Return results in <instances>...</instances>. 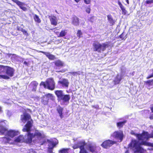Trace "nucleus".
I'll use <instances>...</instances> for the list:
<instances>
[{
  "label": "nucleus",
  "instance_id": "obj_1",
  "mask_svg": "<svg viewBox=\"0 0 153 153\" xmlns=\"http://www.w3.org/2000/svg\"><path fill=\"white\" fill-rule=\"evenodd\" d=\"M36 136L37 138L42 137V134L38 130H36L34 134L31 133H27V136L24 137L23 135H20V143L24 142L27 143H30L32 140Z\"/></svg>",
  "mask_w": 153,
  "mask_h": 153
},
{
  "label": "nucleus",
  "instance_id": "obj_2",
  "mask_svg": "<svg viewBox=\"0 0 153 153\" xmlns=\"http://www.w3.org/2000/svg\"><path fill=\"white\" fill-rule=\"evenodd\" d=\"M58 102L62 101L64 102H68L70 97L69 94H64L63 91L61 90H57L54 91Z\"/></svg>",
  "mask_w": 153,
  "mask_h": 153
},
{
  "label": "nucleus",
  "instance_id": "obj_3",
  "mask_svg": "<svg viewBox=\"0 0 153 153\" xmlns=\"http://www.w3.org/2000/svg\"><path fill=\"white\" fill-rule=\"evenodd\" d=\"M108 47V45L105 43L101 44L99 42H96L93 44V51L99 53L103 52Z\"/></svg>",
  "mask_w": 153,
  "mask_h": 153
},
{
  "label": "nucleus",
  "instance_id": "obj_4",
  "mask_svg": "<svg viewBox=\"0 0 153 153\" xmlns=\"http://www.w3.org/2000/svg\"><path fill=\"white\" fill-rule=\"evenodd\" d=\"M40 85H43L45 88H47L51 90H53L55 88V83L52 78H49L45 82H41L40 84Z\"/></svg>",
  "mask_w": 153,
  "mask_h": 153
},
{
  "label": "nucleus",
  "instance_id": "obj_5",
  "mask_svg": "<svg viewBox=\"0 0 153 153\" xmlns=\"http://www.w3.org/2000/svg\"><path fill=\"white\" fill-rule=\"evenodd\" d=\"M5 71L7 75H0V79H10V77H12L13 76L14 70L13 68L9 66H6Z\"/></svg>",
  "mask_w": 153,
  "mask_h": 153
},
{
  "label": "nucleus",
  "instance_id": "obj_6",
  "mask_svg": "<svg viewBox=\"0 0 153 153\" xmlns=\"http://www.w3.org/2000/svg\"><path fill=\"white\" fill-rule=\"evenodd\" d=\"M146 144L145 141H142L140 143L136 140L130 143L128 145L129 147L133 146L136 149L137 152H140L142 148L140 146L141 145H146Z\"/></svg>",
  "mask_w": 153,
  "mask_h": 153
},
{
  "label": "nucleus",
  "instance_id": "obj_7",
  "mask_svg": "<svg viewBox=\"0 0 153 153\" xmlns=\"http://www.w3.org/2000/svg\"><path fill=\"white\" fill-rule=\"evenodd\" d=\"M123 131H115L111 135V137L117 140L119 142L123 140Z\"/></svg>",
  "mask_w": 153,
  "mask_h": 153
},
{
  "label": "nucleus",
  "instance_id": "obj_8",
  "mask_svg": "<svg viewBox=\"0 0 153 153\" xmlns=\"http://www.w3.org/2000/svg\"><path fill=\"white\" fill-rule=\"evenodd\" d=\"M69 84V82L68 79L60 78L57 82V86L60 88H67L68 87Z\"/></svg>",
  "mask_w": 153,
  "mask_h": 153
},
{
  "label": "nucleus",
  "instance_id": "obj_9",
  "mask_svg": "<svg viewBox=\"0 0 153 153\" xmlns=\"http://www.w3.org/2000/svg\"><path fill=\"white\" fill-rule=\"evenodd\" d=\"M116 143V142L115 141L110 140H108L104 141L101 146L103 148L107 149Z\"/></svg>",
  "mask_w": 153,
  "mask_h": 153
},
{
  "label": "nucleus",
  "instance_id": "obj_10",
  "mask_svg": "<svg viewBox=\"0 0 153 153\" xmlns=\"http://www.w3.org/2000/svg\"><path fill=\"white\" fill-rule=\"evenodd\" d=\"M150 138H151V137H150L149 134L148 132L143 131L141 134H139L138 140L142 141L144 140L146 141L148 140Z\"/></svg>",
  "mask_w": 153,
  "mask_h": 153
},
{
  "label": "nucleus",
  "instance_id": "obj_11",
  "mask_svg": "<svg viewBox=\"0 0 153 153\" xmlns=\"http://www.w3.org/2000/svg\"><path fill=\"white\" fill-rule=\"evenodd\" d=\"M33 126V121H28L27 123L25 126V128H24L22 131L24 132H27V133H31V128Z\"/></svg>",
  "mask_w": 153,
  "mask_h": 153
},
{
  "label": "nucleus",
  "instance_id": "obj_12",
  "mask_svg": "<svg viewBox=\"0 0 153 153\" xmlns=\"http://www.w3.org/2000/svg\"><path fill=\"white\" fill-rule=\"evenodd\" d=\"M54 64V69H59L65 66L64 62L60 60H57L53 62Z\"/></svg>",
  "mask_w": 153,
  "mask_h": 153
},
{
  "label": "nucleus",
  "instance_id": "obj_13",
  "mask_svg": "<svg viewBox=\"0 0 153 153\" xmlns=\"http://www.w3.org/2000/svg\"><path fill=\"white\" fill-rule=\"evenodd\" d=\"M19 134V132L18 131L10 129L9 130H7L6 135L13 138L17 135Z\"/></svg>",
  "mask_w": 153,
  "mask_h": 153
},
{
  "label": "nucleus",
  "instance_id": "obj_14",
  "mask_svg": "<svg viewBox=\"0 0 153 153\" xmlns=\"http://www.w3.org/2000/svg\"><path fill=\"white\" fill-rule=\"evenodd\" d=\"M51 25L56 26L57 24V19L56 16H48Z\"/></svg>",
  "mask_w": 153,
  "mask_h": 153
},
{
  "label": "nucleus",
  "instance_id": "obj_15",
  "mask_svg": "<svg viewBox=\"0 0 153 153\" xmlns=\"http://www.w3.org/2000/svg\"><path fill=\"white\" fill-rule=\"evenodd\" d=\"M40 52L45 55L49 60H53L56 59L55 56L51 54L49 52H45L43 51H40Z\"/></svg>",
  "mask_w": 153,
  "mask_h": 153
},
{
  "label": "nucleus",
  "instance_id": "obj_16",
  "mask_svg": "<svg viewBox=\"0 0 153 153\" xmlns=\"http://www.w3.org/2000/svg\"><path fill=\"white\" fill-rule=\"evenodd\" d=\"M107 20L109 24V25L112 26L115 25V21L113 18L112 16L110 14L107 16Z\"/></svg>",
  "mask_w": 153,
  "mask_h": 153
},
{
  "label": "nucleus",
  "instance_id": "obj_17",
  "mask_svg": "<svg viewBox=\"0 0 153 153\" xmlns=\"http://www.w3.org/2000/svg\"><path fill=\"white\" fill-rule=\"evenodd\" d=\"M38 85V83L35 81H33L30 83V87L32 88V91H36Z\"/></svg>",
  "mask_w": 153,
  "mask_h": 153
},
{
  "label": "nucleus",
  "instance_id": "obj_18",
  "mask_svg": "<svg viewBox=\"0 0 153 153\" xmlns=\"http://www.w3.org/2000/svg\"><path fill=\"white\" fill-rule=\"evenodd\" d=\"M72 23L75 26L79 25V19L76 16H74L72 18Z\"/></svg>",
  "mask_w": 153,
  "mask_h": 153
},
{
  "label": "nucleus",
  "instance_id": "obj_19",
  "mask_svg": "<svg viewBox=\"0 0 153 153\" xmlns=\"http://www.w3.org/2000/svg\"><path fill=\"white\" fill-rule=\"evenodd\" d=\"M56 111L58 114H59V116L61 119H62L63 117V108L61 106L59 105L56 108Z\"/></svg>",
  "mask_w": 153,
  "mask_h": 153
},
{
  "label": "nucleus",
  "instance_id": "obj_20",
  "mask_svg": "<svg viewBox=\"0 0 153 153\" xmlns=\"http://www.w3.org/2000/svg\"><path fill=\"white\" fill-rule=\"evenodd\" d=\"M30 115L28 113H25L23 116L22 117H21V120L24 121H27L31 119Z\"/></svg>",
  "mask_w": 153,
  "mask_h": 153
},
{
  "label": "nucleus",
  "instance_id": "obj_21",
  "mask_svg": "<svg viewBox=\"0 0 153 153\" xmlns=\"http://www.w3.org/2000/svg\"><path fill=\"white\" fill-rule=\"evenodd\" d=\"M118 4L122 10V14L123 15H126V14L127 11L125 10L124 7L123 5L122 4L119 0L118 1Z\"/></svg>",
  "mask_w": 153,
  "mask_h": 153
},
{
  "label": "nucleus",
  "instance_id": "obj_22",
  "mask_svg": "<svg viewBox=\"0 0 153 153\" xmlns=\"http://www.w3.org/2000/svg\"><path fill=\"white\" fill-rule=\"evenodd\" d=\"M27 4L20 1V7L24 11H26L27 10Z\"/></svg>",
  "mask_w": 153,
  "mask_h": 153
},
{
  "label": "nucleus",
  "instance_id": "obj_23",
  "mask_svg": "<svg viewBox=\"0 0 153 153\" xmlns=\"http://www.w3.org/2000/svg\"><path fill=\"white\" fill-rule=\"evenodd\" d=\"M7 130L6 127H0V133L2 135H6Z\"/></svg>",
  "mask_w": 153,
  "mask_h": 153
},
{
  "label": "nucleus",
  "instance_id": "obj_24",
  "mask_svg": "<svg viewBox=\"0 0 153 153\" xmlns=\"http://www.w3.org/2000/svg\"><path fill=\"white\" fill-rule=\"evenodd\" d=\"M11 140V139L9 137H4L3 138V141L4 143L5 144H6L7 143L10 144H13V143L10 142Z\"/></svg>",
  "mask_w": 153,
  "mask_h": 153
},
{
  "label": "nucleus",
  "instance_id": "obj_25",
  "mask_svg": "<svg viewBox=\"0 0 153 153\" xmlns=\"http://www.w3.org/2000/svg\"><path fill=\"white\" fill-rule=\"evenodd\" d=\"M67 30H62L59 33V34L58 35V37H62L65 36L67 34Z\"/></svg>",
  "mask_w": 153,
  "mask_h": 153
},
{
  "label": "nucleus",
  "instance_id": "obj_26",
  "mask_svg": "<svg viewBox=\"0 0 153 153\" xmlns=\"http://www.w3.org/2000/svg\"><path fill=\"white\" fill-rule=\"evenodd\" d=\"M126 120H124L122 122H120L117 123V126L119 128H122L125 123H126Z\"/></svg>",
  "mask_w": 153,
  "mask_h": 153
},
{
  "label": "nucleus",
  "instance_id": "obj_27",
  "mask_svg": "<svg viewBox=\"0 0 153 153\" xmlns=\"http://www.w3.org/2000/svg\"><path fill=\"white\" fill-rule=\"evenodd\" d=\"M122 79V78L120 77H119V76L117 75L116 76L115 79L114 80V84L115 85H117L119 84Z\"/></svg>",
  "mask_w": 153,
  "mask_h": 153
},
{
  "label": "nucleus",
  "instance_id": "obj_28",
  "mask_svg": "<svg viewBox=\"0 0 153 153\" xmlns=\"http://www.w3.org/2000/svg\"><path fill=\"white\" fill-rule=\"evenodd\" d=\"M33 19L35 22H37L38 23H40L41 21V19L39 18L38 16L36 14H35L33 16Z\"/></svg>",
  "mask_w": 153,
  "mask_h": 153
},
{
  "label": "nucleus",
  "instance_id": "obj_29",
  "mask_svg": "<svg viewBox=\"0 0 153 153\" xmlns=\"http://www.w3.org/2000/svg\"><path fill=\"white\" fill-rule=\"evenodd\" d=\"M78 144L79 147L80 149L84 148V146L86 145V143L84 141H80L78 143Z\"/></svg>",
  "mask_w": 153,
  "mask_h": 153
},
{
  "label": "nucleus",
  "instance_id": "obj_30",
  "mask_svg": "<svg viewBox=\"0 0 153 153\" xmlns=\"http://www.w3.org/2000/svg\"><path fill=\"white\" fill-rule=\"evenodd\" d=\"M88 148L90 151L92 153H94L95 152L96 149V147L95 146L89 145L88 146Z\"/></svg>",
  "mask_w": 153,
  "mask_h": 153
},
{
  "label": "nucleus",
  "instance_id": "obj_31",
  "mask_svg": "<svg viewBox=\"0 0 153 153\" xmlns=\"http://www.w3.org/2000/svg\"><path fill=\"white\" fill-rule=\"evenodd\" d=\"M6 122L7 121L6 120H2L0 121V127H5L6 125Z\"/></svg>",
  "mask_w": 153,
  "mask_h": 153
},
{
  "label": "nucleus",
  "instance_id": "obj_32",
  "mask_svg": "<svg viewBox=\"0 0 153 153\" xmlns=\"http://www.w3.org/2000/svg\"><path fill=\"white\" fill-rule=\"evenodd\" d=\"M6 66L0 65V74L5 72Z\"/></svg>",
  "mask_w": 153,
  "mask_h": 153
},
{
  "label": "nucleus",
  "instance_id": "obj_33",
  "mask_svg": "<svg viewBox=\"0 0 153 153\" xmlns=\"http://www.w3.org/2000/svg\"><path fill=\"white\" fill-rule=\"evenodd\" d=\"M149 86L153 85V79L151 80H149L145 82Z\"/></svg>",
  "mask_w": 153,
  "mask_h": 153
},
{
  "label": "nucleus",
  "instance_id": "obj_34",
  "mask_svg": "<svg viewBox=\"0 0 153 153\" xmlns=\"http://www.w3.org/2000/svg\"><path fill=\"white\" fill-rule=\"evenodd\" d=\"M69 149H63L59 150L60 153H68V151Z\"/></svg>",
  "mask_w": 153,
  "mask_h": 153
},
{
  "label": "nucleus",
  "instance_id": "obj_35",
  "mask_svg": "<svg viewBox=\"0 0 153 153\" xmlns=\"http://www.w3.org/2000/svg\"><path fill=\"white\" fill-rule=\"evenodd\" d=\"M77 36L79 38L81 37V36L82 35V33L80 30H78L77 31V33H76Z\"/></svg>",
  "mask_w": 153,
  "mask_h": 153
},
{
  "label": "nucleus",
  "instance_id": "obj_36",
  "mask_svg": "<svg viewBox=\"0 0 153 153\" xmlns=\"http://www.w3.org/2000/svg\"><path fill=\"white\" fill-rule=\"evenodd\" d=\"M52 146L51 147H49L48 148V149L51 150H52L54 147H55L56 145L57 144V143H55L54 142H52L51 143Z\"/></svg>",
  "mask_w": 153,
  "mask_h": 153
},
{
  "label": "nucleus",
  "instance_id": "obj_37",
  "mask_svg": "<svg viewBox=\"0 0 153 153\" xmlns=\"http://www.w3.org/2000/svg\"><path fill=\"white\" fill-rule=\"evenodd\" d=\"M131 134L136 137L137 139H138V137L139 136V134H136L134 132L132 131L131 132Z\"/></svg>",
  "mask_w": 153,
  "mask_h": 153
},
{
  "label": "nucleus",
  "instance_id": "obj_38",
  "mask_svg": "<svg viewBox=\"0 0 153 153\" xmlns=\"http://www.w3.org/2000/svg\"><path fill=\"white\" fill-rule=\"evenodd\" d=\"M119 38L120 39H121L122 40H125L126 39V38H125L123 37V33L122 34H121L119 36Z\"/></svg>",
  "mask_w": 153,
  "mask_h": 153
},
{
  "label": "nucleus",
  "instance_id": "obj_39",
  "mask_svg": "<svg viewBox=\"0 0 153 153\" xmlns=\"http://www.w3.org/2000/svg\"><path fill=\"white\" fill-rule=\"evenodd\" d=\"M73 148L74 149H76L78 148H79V147L78 145V144H74L73 146Z\"/></svg>",
  "mask_w": 153,
  "mask_h": 153
},
{
  "label": "nucleus",
  "instance_id": "obj_40",
  "mask_svg": "<svg viewBox=\"0 0 153 153\" xmlns=\"http://www.w3.org/2000/svg\"><path fill=\"white\" fill-rule=\"evenodd\" d=\"M19 142V136L17 137L14 141L13 143H16Z\"/></svg>",
  "mask_w": 153,
  "mask_h": 153
},
{
  "label": "nucleus",
  "instance_id": "obj_41",
  "mask_svg": "<svg viewBox=\"0 0 153 153\" xmlns=\"http://www.w3.org/2000/svg\"><path fill=\"white\" fill-rule=\"evenodd\" d=\"M89 21L93 23L94 21V17L93 16L89 18Z\"/></svg>",
  "mask_w": 153,
  "mask_h": 153
},
{
  "label": "nucleus",
  "instance_id": "obj_42",
  "mask_svg": "<svg viewBox=\"0 0 153 153\" xmlns=\"http://www.w3.org/2000/svg\"><path fill=\"white\" fill-rule=\"evenodd\" d=\"M146 3L147 4H150L153 3V0H147Z\"/></svg>",
  "mask_w": 153,
  "mask_h": 153
},
{
  "label": "nucleus",
  "instance_id": "obj_43",
  "mask_svg": "<svg viewBox=\"0 0 153 153\" xmlns=\"http://www.w3.org/2000/svg\"><path fill=\"white\" fill-rule=\"evenodd\" d=\"M91 8L90 7H88L86 9V11L88 13H90Z\"/></svg>",
  "mask_w": 153,
  "mask_h": 153
},
{
  "label": "nucleus",
  "instance_id": "obj_44",
  "mask_svg": "<svg viewBox=\"0 0 153 153\" xmlns=\"http://www.w3.org/2000/svg\"><path fill=\"white\" fill-rule=\"evenodd\" d=\"M84 2L86 4H89L91 3V0H84Z\"/></svg>",
  "mask_w": 153,
  "mask_h": 153
},
{
  "label": "nucleus",
  "instance_id": "obj_45",
  "mask_svg": "<svg viewBox=\"0 0 153 153\" xmlns=\"http://www.w3.org/2000/svg\"><path fill=\"white\" fill-rule=\"evenodd\" d=\"M45 96L47 97H51L53 96V95L52 94L48 93V94H46L45 95Z\"/></svg>",
  "mask_w": 153,
  "mask_h": 153
},
{
  "label": "nucleus",
  "instance_id": "obj_46",
  "mask_svg": "<svg viewBox=\"0 0 153 153\" xmlns=\"http://www.w3.org/2000/svg\"><path fill=\"white\" fill-rule=\"evenodd\" d=\"M28 153H36L35 151L33 149H31L29 150Z\"/></svg>",
  "mask_w": 153,
  "mask_h": 153
},
{
  "label": "nucleus",
  "instance_id": "obj_47",
  "mask_svg": "<svg viewBox=\"0 0 153 153\" xmlns=\"http://www.w3.org/2000/svg\"><path fill=\"white\" fill-rule=\"evenodd\" d=\"M22 31L23 32L24 34L26 35H28V33L25 30H22Z\"/></svg>",
  "mask_w": 153,
  "mask_h": 153
},
{
  "label": "nucleus",
  "instance_id": "obj_48",
  "mask_svg": "<svg viewBox=\"0 0 153 153\" xmlns=\"http://www.w3.org/2000/svg\"><path fill=\"white\" fill-rule=\"evenodd\" d=\"M153 77V75L152 74L151 75H149L147 77L146 79H149V78H151Z\"/></svg>",
  "mask_w": 153,
  "mask_h": 153
},
{
  "label": "nucleus",
  "instance_id": "obj_49",
  "mask_svg": "<svg viewBox=\"0 0 153 153\" xmlns=\"http://www.w3.org/2000/svg\"><path fill=\"white\" fill-rule=\"evenodd\" d=\"M57 30H54V32L55 33H56V34L57 35V36L59 34V32H58L57 31Z\"/></svg>",
  "mask_w": 153,
  "mask_h": 153
},
{
  "label": "nucleus",
  "instance_id": "obj_50",
  "mask_svg": "<svg viewBox=\"0 0 153 153\" xmlns=\"http://www.w3.org/2000/svg\"><path fill=\"white\" fill-rule=\"evenodd\" d=\"M79 72H73L72 73L73 74H77L78 75H79L80 74L79 73Z\"/></svg>",
  "mask_w": 153,
  "mask_h": 153
},
{
  "label": "nucleus",
  "instance_id": "obj_51",
  "mask_svg": "<svg viewBox=\"0 0 153 153\" xmlns=\"http://www.w3.org/2000/svg\"><path fill=\"white\" fill-rule=\"evenodd\" d=\"M14 1L17 4V5L19 6V1L15 0Z\"/></svg>",
  "mask_w": 153,
  "mask_h": 153
},
{
  "label": "nucleus",
  "instance_id": "obj_52",
  "mask_svg": "<svg viewBox=\"0 0 153 153\" xmlns=\"http://www.w3.org/2000/svg\"><path fill=\"white\" fill-rule=\"evenodd\" d=\"M149 118L151 120L153 119V114L151 115L149 117Z\"/></svg>",
  "mask_w": 153,
  "mask_h": 153
},
{
  "label": "nucleus",
  "instance_id": "obj_53",
  "mask_svg": "<svg viewBox=\"0 0 153 153\" xmlns=\"http://www.w3.org/2000/svg\"><path fill=\"white\" fill-rule=\"evenodd\" d=\"M150 109L152 112L153 113V104L152 105V106L150 108Z\"/></svg>",
  "mask_w": 153,
  "mask_h": 153
},
{
  "label": "nucleus",
  "instance_id": "obj_54",
  "mask_svg": "<svg viewBox=\"0 0 153 153\" xmlns=\"http://www.w3.org/2000/svg\"><path fill=\"white\" fill-rule=\"evenodd\" d=\"M57 72H63V71H56Z\"/></svg>",
  "mask_w": 153,
  "mask_h": 153
},
{
  "label": "nucleus",
  "instance_id": "obj_55",
  "mask_svg": "<svg viewBox=\"0 0 153 153\" xmlns=\"http://www.w3.org/2000/svg\"><path fill=\"white\" fill-rule=\"evenodd\" d=\"M24 64H25V65H27V62H26V61H25V62H24Z\"/></svg>",
  "mask_w": 153,
  "mask_h": 153
},
{
  "label": "nucleus",
  "instance_id": "obj_56",
  "mask_svg": "<svg viewBox=\"0 0 153 153\" xmlns=\"http://www.w3.org/2000/svg\"><path fill=\"white\" fill-rule=\"evenodd\" d=\"M74 0L76 2H78L80 1V0Z\"/></svg>",
  "mask_w": 153,
  "mask_h": 153
},
{
  "label": "nucleus",
  "instance_id": "obj_57",
  "mask_svg": "<svg viewBox=\"0 0 153 153\" xmlns=\"http://www.w3.org/2000/svg\"><path fill=\"white\" fill-rule=\"evenodd\" d=\"M49 149V150L50 153H52V150H51L50 149Z\"/></svg>",
  "mask_w": 153,
  "mask_h": 153
},
{
  "label": "nucleus",
  "instance_id": "obj_58",
  "mask_svg": "<svg viewBox=\"0 0 153 153\" xmlns=\"http://www.w3.org/2000/svg\"><path fill=\"white\" fill-rule=\"evenodd\" d=\"M125 153H129V152H128V150H126V151Z\"/></svg>",
  "mask_w": 153,
  "mask_h": 153
},
{
  "label": "nucleus",
  "instance_id": "obj_59",
  "mask_svg": "<svg viewBox=\"0 0 153 153\" xmlns=\"http://www.w3.org/2000/svg\"><path fill=\"white\" fill-rule=\"evenodd\" d=\"M126 2H127L128 4H129V1L128 0H126Z\"/></svg>",
  "mask_w": 153,
  "mask_h": 153
},
{
  "label": "nucleus",
  "instance_id": "obj_60",
  "mask_svg": "<svg viewBox=\"0 0 153 153\" xmlns=\"http://www.w3.org/2000/svg\"><path fill=\"white\" fill-rule=\"evenodd\" d=\"M1 108L0 106V113L1 111Z\"/></svg>",
  "mask_w": 153,
  "mask_h": 153
},
{
  "label": "nucleus",
  "instance_id": "obj_61",
  "mask_svg": "<svg viewBox=\"0 0 153 153\" xmlns=\"http://www.w3.org/2000/svg\"><path fill=\"white\" fill-rule=\"evenodd\" d=\"M54 28L51 29L50 30H53Z\"/></svg>",
  "mask_w": 153,
  "mask_h": 153
},
{
  "label": "nucleus",
  "instance_id": "obj_62",
  "mask_svg": "<svg viewBox=\"0 0 153 153\" xmlns=\"http://www.w3.org/2000/svg\"><path fill=\"white\" fill-rule=\"evenodd\" d=\"M93 108H96V107L94 106H92Z\"/></svg>",
  "mask_w": 153,
  "mask_h": 153
},
{
  "label": "nucleus",
  "instance_id": "obj_63",
  "mask_svg": "<svg viewBox=\"0 0 153 153\" xmlns=\"http://www.w3.org/2000/svg\"><path fill=\"white\" fill-rule=\"evenodd\" d=\"M152 74H153V70H152Z\"/></svg>",
  "mask_w": 153,
  "mask_h": 153
},
{
  "label": "nucleus",
  "instance_id": "obj_64",
  "mask_svg": "<svg viewBox=\"0 0 153 153\" xmlns=\"http://www.w3.org/2000/svg\"><path fill=\"white\" fill-rule=\"evenodd\" d=\"M140 153H141V152H140Z\"/></svg>",
  "mask_w": 153,
  "mask_h": 153
}]
</instances>
